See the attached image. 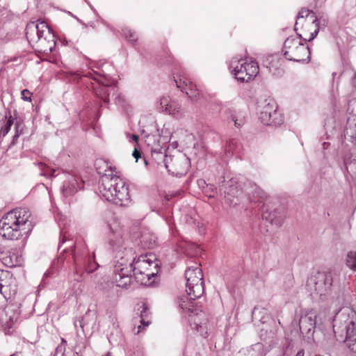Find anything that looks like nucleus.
Masks as SVG:
<instances>
[{"label": "nucleus", "mask_w": 356, "mask_h": 356, "mask_svg": "<svg viewBox=\"0 0 356 356\" xmlns=\"http://www.w3.org/2000/svg\"><path fill=\"white\" fill-rule=\"evenodd\" d=\"M185 277L187 295L179 299V307L188 315L191 328L201 332L206 319L195 300L201 298L204 291L202 269L197 264L189 266L185 271Z\"/></svg>", "instance_id": "f257e3e1"}, {"label": "nucleus", "mask_w": 356, "mask_h": 356, "mask_svg": "<svg viewBox=\"0 0 356 356\" xmlns=\"http://www.w3.org/2000/svg\"><path fill=\"white\" fill-rule=\"evenodd\" d=\"M109 232L108 240L115 253L113 280L116 286L127 288L131 283L136 259L132 248L124 246L121 228L117 222L106 225Z\"/></svg>", "instance_id": "f03ea898"}, {"label": "nucleus", "mask_w": 356, "mask_h": 356, "mask_svg": "<svg viewBox=\"0 0 356 356\" xmlns=\"http://www.w3.org/2000/svg\"><path fill=\"white\" fill-rule=\"evenodd\" d=\"M95 165L100 175L99 189L101 195L115 205L129 207L131 204V199L125 181L114 174V170L106 161L99 159Z\"/></svg>", "instance_id": "7ed1b4c3"}, {"label": "nucleus", "mask_w": 356, "mask_h": 356, "mask_svg": "<svg viewBox=\"0 0 356 356\" xmlns=\"http://www.w3.org/2000/svg\"><path fill=\"white\" fill-rule=\"evenodd\" d=\"M31 213L27 208H17L0 220V235L8 240L24 237L26 240L33 228Z\"/></svg>", "instance_id": "20e7f679"}, {"label": "nucleus", "mask_w": 356, "mask_h": 356, "mask_svg": "<svg viewBox=\"0 0 356 356\" xmlns=\"http://www.w3.org/2000/svg\"><path fill=\"white\" fill-rule=\"evenodd\" d=\"M26 36L31 45L44 55L51 53L56 47L55 35L44 22L29 23L26 28Z\"/></svg>", "instance_id": "39448f33"}, {"label": "nucleus", "mask_w": 356, "mask_h": 356, "mask_svg": "<svg viewBox=\"0 0 356 356\" xmlns=\"http://www.w3.org/2000/svg\"><path fill=\"white\" fill-rule=\"evenodd\" d=\"M282 52L289 60L298 63H308L310 60L309 48L300 34H298L296 38H287L284 42Z\"/></svg>", "instance_id": "423d86ee"}, {"label": "nucleus", "mask_w": 356, "mask_h": 356, "mask_svg": "<svg viewBox=\"0 0 356 356\" xmlns=\"http://www.w3.org/2000/svg\"><path fill=\"white\" fill-rule=\"evenodd\" d=\"M229 69L235 79L240 82H248L259 73V65L256 61L243 58H233L230 61Z\"/></svg>", "instance_id": "0eeeda50"}, {"label": "nucleus", "mask_w": 356, "mask_h": 356, "mask_svg": "<svg viewBox=\"0 0 356 356\" xmlns=\"http://www.w3.org/2000/svg\"><path fill=\"white\" fill-rule=\"evenodd\" d=\"M71 252L74 264V273L81 277L84 273H91L95 271L99 265L96 263L94 259L88 256L87 250L78 245H70Z\"/></svg>", "instance_id": "6e6552de"}, {"label": "nucleus", "mask_w": 356, "mask_h": 356, "mask_svg": "<svg viewBox=\"0 0 356 356\" xmlns=\"http://www.w3.org/2000/svg\"><path fill=\"white\" fill-rule=\"evenodd\" d=\"M158 264L154 262L147 255H140L135 262L134 266L133 275L137 282L141 284H147L149 283L152 277H154L155 273L152 270V266L156 267Z\"/></svg>", "instance_id": "1a4fd4ad"}, {"label": "nucleus", "mask_w": 356, "mask_h": 356, "mask_svg": "<svg viewBox=\"0 0 356 356\" xmlns=\"http://www.w3.org/2000/svg\"><path fill=\"white\" fill-rule=\"evenodd\" d=\"M333 282L332 274L330 272L318 271L307 281L309 290L320 296L325 295L331 289Z\"/></svg>", "instance_id": "9d476101"}, {"label": "nucleus", "mask_w": 356, "mask_h": 356, "mask_svg": "<svg viewBox=\"0 0 356 356\" xmlns=\"http://www.w3.org/2000/svg\"><path fill=\"white\" fill-rule=\"evenodd\" d=\"M259 119L266 125L279 126L283 123L282 115L277 111V105L273 99H266L259 106Z\"/></svg>", "instance_id": "9b49d317"}, {"label": "nucleus", "mask_w": 356, "mask_h": 356, "mask_svg": "<svg viewBox=\"0 0 356 356\" xmlns=\"http://www.w3.org/2000/svg\"><path fill=\"white\" fill-rule=\"evenodd\" d=\"M164 165L169 172L181 177L186 173L188 168V160L183 155L164 156Z\"/></svg>", "instance_id": "f8f14e48"}, {"label": "nucleus", "mask_w": 356, "mask_h": 356, "mask_svg": "<svg viewBox=\"0 0 356 356\" xmlns=\"http://www.w3.org/2000/svg\"><path fill=\"white\" fill-rule=\"evenodd\" d=\"M220 192L226 202L230 206L234 207L239 204V196L241 191L235 179L232 178L227 181H224L220 187Z\"/></svg>", "instance_id": "ddd939ff"}, {"label": "nucleus", "mask_w": 356, "mask_h": 356, "mask_svg": "<svg viewBox=\"0 0 356 356\" xmlns=\"http://www.w3.org/2000/svg\"><path fill=\"white\" fill-rule=\"evenodd\" d=\"M97 83V86L94 87V92L96 96L99 97L105 104L109 102L108 99V84L104 74L101 72L92 70L88 72L85 75Z\"/></svg>", "instance_id": "4468645a"}, {"label": "nucleus", "mask_w": 356, "mask_h": 356, "mask_svg": "<svg viewBox=\"0 0 356 356\" xmlns=\"http://www.w3.org/2000/svg\"><path fill=\"white\" fill-rule=\"evenodd\" d=\"M321 21L317 18L315 13L307 9H302L297 16V20L295 24V31H297L300 24L307 26L308 25H314L315 29L312 33L311 38L308 40L310 41L313 40L318 34L319 31Z\"/></svg>", "instance_id": "2eb2a0df"}, {"label": "nucleus", "mask_w": 356, "mask_h": 356, "mask_svg": "<svg viewBox=\"0 0 356 356\" xmlns=\"http://www.w3.org/2000/svg\"><path fill=\"white\" fill-rule=\"evenodd\" d=\"M83 182L77 177L72 174L65 175V179L61 188V192L65 197L74 195L79 189L81 188Z\"/></svg>", "instance_id": "dca6fc26"}, {"label": "nucleus", "mask_w": 356, "mask_h": 356, "mask_svg": "<svg viewBox=\"0 0 356 356\" xmlns=\"http://www.w3.org/2000/svg\"><path fill=\"white\" fill-rule=\"evenodd\" d=\"M159 102L161 106L164 108L169 115H173L177 118H181L184 115L180 104L175 100H172L169 96L161 97Z\"/></svg>", "instance_id": "f3484780"}, {"label": "nucleus", "mask_w": 356, "mask_h": 356, "mask_svg": "<svg viewBox=\"0 0 356 356\" xmlns=\"http://www.w3.org/2000/svg\"><path fill=\"white\" fill-rule=\"evenodd\" d=\"M174 81L175 82L177 87L179 88L181 91H184L186 95H188L190 99H193L199 94L195 89V86L185 77L184 73H182V74H179L177 78L174 77Z\"/></svg>", "instance_id": "a211bd4d"}, {"label": "nucleus", "mask_w": 356, "mask_h": 356, "mask_svg": "<svg viewBox=\"0 0 356 356\" xmlns=\"http://www.w3.org/2000/svg\"><path fill=\"white\" fill-rule=\"evenodd\" d=\"M300 330L302 333L309 334L316 326V315L309 312L302 316L299 321Z\"/></svg>", "instance_id": "6ab92c4d"}, {"label": "nucleus", "mask_w": 356, "mask_h": 356, "mask_svg": "<svg viewBox=\"0 0 356 356\" xmlns=\"http://www.w3.org/2000/svg\"><path fill=\"white\" fill-rule=\"evenodd\" d=\"M346 342L349 349L356 353V323L350 321L346 326Z\"/></svg>", "instance_id": "aec40b11"}, {"label": "nucleus", "mask_w": 356, "mask_h": 356, "mask_svg": "<svg viewBox=\"0 0 356 356\" xmlns=\"http://www.w3.org/2000/svg\"><path fill=\"white\" fill-rule=\"evenodd\" d=\"M116 282L113 280L109 281L107 278L104 279V281L99 284V290L102 291L104 293L108 298H113L117 296Z\"/></svg>", "instance_id": "412c9836"}, {"label": "nucleus", "mask_w": 356, "mask_h": 356, "mask_svg": "<svg viewBox=\"0 0 356 356\" xmlns=\"http://www.w3.org/2000/svg\"><path fill=\"white\" fill-rule=\"evenodd\" d=\"M140 310V325L138 326L136 334L140 333L145 327L150 323L149 312L146 304L143 303L138 309Z\"/></svg>", "instance_id": "4be33fe9"}, {"label": "nucleus", "mask_w": 356, "mask_h": 356, "mask_svg": "<svg viewBox=\"0 0 356 356\" xmlns=\"http://www.w3.org/2000/svg\"><path fill=\"white\" fill-rule=\"evenodd\" d=\"M262 218L269 221L271 224H275L276 226H280L283 222L284 216L276 211L268 212L264 210Z\"/></svg>", "instance_id": "5701e85b"}, {"label": "nucleus", "mask_w": 356, "mask_h": 356, "mask_svg": "<svg viewBox=\"0 0 356 356\" xmlns=\"http://www.w3.org/2000/svg\"><path fill=\"white\" fill-rule=\"evenodd\" d=\"M345 137L356 146V122L348 119L347 121Z\"/></svg>", "instance_id": "b1692460"}, {"label": "nucleus", "mask_w": 356, "mask_h": 356, "mask_svg": "<svg viewBox=\"0 0 356 356\" xmlns=\"http://www.w3.org/2000/svg\"><path fill=\"white\" fill-rule=\"evenodd\" d=\"M346 265L353 271L356 270V252L350 251L348 253L346 257Z\"/></svg>", "instance_id": "393cba45"}, {"label": "nucleus", "mask_w": 356, "mask_h": 356, "mask_svg": "<svg viewBox=\"0 0 356 356\" xmlns=\"http://www.w3.org/2000/svg\"><path fill=\"white\" fill-rule=\"evenodd\" d=\"M220 112L222 114L230 116L231 119L234 122L236 127H239L241 126V124L238 122V120L236 118V111L234 110L227 107H222Z\"/></svg>", "instance_id": "a878e982"}, {"label": "nucleus", "mask_w": 356, "mask_h": 356, "mask_svg": "<svg viewBox=\"0 0 356 356\" xmlns=\"http://www.w3.org/2000/svg\"><path fill=\"white\" fill-rule=\"evenodd\" d=\"M140 245L143 248H152L155 244V241L152 239H149L146 234H143L140 238Z\"/></svg>", "instance_id": "bb28decb"}, {"label": "nucleus", "mask_w": 356, "mask_h": 356, "mask_svg": "<svg viewBox=\"0 0 356 356\" xmlns=\"http://www.w3.org/2000/svg\"><path fill=\"white\" fill-rule=\"evenodd\" d=\"M13 124V120L11 117L6 120L4 125L1 128L0 134L5 136L10 131L11 126Z\"/></svg>", "instance_id": "cd10ccee"}, {"label": "nucleus", "mask_w": 356, "mask_h": 356, "mask_svg": "<svg viewBox=\"0 0 356 356\" xmlns=\"http://www.w3.org/2000/svg\"><path fill=\"white\" fill-rule=\"evenodd\" d=\"M203 193L209 198L213 197L217 193V188L212 184H208L203 190Z\"/></svg>", "instance_id": "c85d7f7f"}, {"label": "nucleus", "mask_w": 356, "mask_h": 356, "mask_svg": "<svg viewBox=\"0 0 356 356\" xmlns=\"http://www.w3.org/2000/svg\"><path fill=\"white\" fill-rule=\"evenodd\" d=\"M123 35L124 38L128 40L129 42L134 43L137 40V37L135 33L132 32L131 30L128 29H125L123 30Z\"/></svg>", "instance_id": "c756f323"}, {"label": "nucleus", "mask_w": 356, "mask_h": 356, "mask_svg": "<svg viewBox=\"0 0 356 356\" xmlns=\"http://www.w3.org/2000/svg\"><path fill=\"white\" fill-rule=\"evenodd\" d=\"M19 126H20V124L19 123L15 124V134L13 137V140H12L10 144L9 145V148H10L12 146L15 145L17 143L18 138L22 134V129L21 130L19 129Z\"/></svg>", "instance_id": "7c9ffc66"}, {"label": "nucleus", "mask_w": 356, "mask_h": 356, "mask_svg": "<svg viewBox=\"0 0 356 356\" xmlns=\"http://www.w3.org/2000/svg\"><path fill=\"white\" fill-rule=\"evenodd\" d=\"M115 102L116 104L124 107L126 105V99L123 95H118L115 98Z\"/></svg>", "instance_id": "2f4dec72"}, {"label": "nucleus", "mask_w": 356, "mask_h": 356, "mask_svg": "<svg viewBox=\"0 0 356 356\" xmlns=\"http://www.w3.org/2000/svg\"><path fill=\"white\" fill-rule=\"evenodd\" d=\"M30 95H31L30 92L26 89H24L21 92L22 99L24 101H27V102L31 101Z\"/></svg>", "instance_id": "473e14b6"}, {"label": "nucleus", "mask_w": 356, "mask_h": 356, "mask_svg": "<svg viewBox=\"0 0 356 356\" xmlns=\"http://www.w3.org/2000/svg\"><path fill=\"white\" fill-rule=\"evenodd\" d=\"M256 195L260 198H264L265 196V194L262 190H261L257 186H256L254 191H253V197L255 199H256Z\"/></svg>", "instance_id": "72a5a7b5"}, {"label": "nucleus", "mask_w": 356, "mask_h": 356, "mask_svg": "<svg viewBox=\"0 0 356 356\" xmlns=\"http://www.w3.org/2000/svg\"><path fill=\"white\" fill-rule=\"evenodd\" d=\"M65 346H63V345H60V346H58L56 348V353H64L65 352Z\"/></svg>", "instance_id": "f704fd0d"}, {"label": "nucleus", "mask_w": 356, "mask_h": 356, "mask_svg": "<svg viewBox=\"0 0 356 356\" xmlns=\"http://www.w3.org/2000/svg\"><path fill=\"white\" fill-rule=\"evenodd\" d=\"M132 155L136 159V161H137L138 158L140 156V153L139 151H138L136 149H135L134 151L133 152Z\"/></svg>", "instance_id": "c9c22d12"}, {"label": "nucleus", "mask_w": 356, "mask_h": 356, "mask_svg": "<svg viewBox=\"0 0 356 356\" xmlns=\"http://www.w3.org/2000/svg\"><path fill=\"white\" fill-rule=\"evenodd\" d=\"M197 184H198V186H199L200 187H202V188H204V186H205V187H206V186H207V184H206L205 181H204V180H203V179H200V180H198V181H197Z\"/></svg>", "instance_id": "e433bc0d"}, {"label": "nucleus", "mask_w": 356, "mask_h": 356, "mask_svg": "<svg viewBox=\"0 0 356 356\" xmlns=\"http://www.w3.org/2000/svg\"><path fill=\"white\" fill-rule=\"evenodd\" d=\"M138 140V136L136 134H133L131 136V139L130 140V141L137 142Z\"/></svg>", "instance_id": "4c0bfd02"}, {"label": "nucleus", "mask_w": 356, "mask_h": 356, "mask_svg": "<svg viewBox=\"0 0 356 356\" xmlns=\"http://www.w3.org/2000/svg\"><path fill=\"white\" fill-rule=\"evenodd\" d=\"M56 171H57V170H56V169H51V175H51V177H56V176H57V175H58V174H56Z\"/></svg>", "instance_id": "58836bf2"}, {"label": "nucleus", "mask_w": 356, "mask_h": 356, "mask_svg": "<svg viewBox=\"0 0 356 356\" xmlns=\"http://www.w3.org/2000/svg\"><path fill=\"white\" fill-rule=\"evenodd\" d=\"M305 355V353H304V350H300L297 354L296 355V356H304Z\"/></svg>", "instance_id": "ea45409f"}, {"label": "nucleus", "mask_w": 356, "mask_h": 356, "mask_svg": "<svg viewBox=\"0 0 356 356\" xmlns=\"http://www.w3.org/2000/svg\"><path fill=\"white\" fill-rule=\"evenodd\" d=\"M352 83L353 86H356V79H355V76L352 79Z\"/></svg>", "instance_id": "a19ab883"}, {"label": "nucleus", "mask_w": 356, "mask_h": 356, "mask_svg": "<svg viewBox=\"0 0 356 356\" xmlns=\"http://www.w3.org/2000/svg\"><path fill=\"white\" fill-rule=\"evenodd\" d=\"M66 343H67V341L64 339L62 338V343L60 345L65 346Z\"/></svg>", "instance_id": "79ce46f5"}, {"label": "nucleus", "mask_w": 356, "mask_h": 356, "mask_svg": "<svg viewBox=\"0 0 356 356\" xmlns=\"http://www.w3.org/2000/svg\"><path fill=\"white\" fill-rule=\"evenodd\" d=\"M3 288V285L1 283H0V293L1 294H3V291H2Z\"/></svg>", "instance_id": "37998d69"}, {"label": "nucleus", "mask_w": 356, "mask_h": 356, "mask_svg": "<svg viewBox=\"0 0 356 356\" xmlns=\"http://www.w3.org/2000/svg\"><path fill=\"white\" fill-rule=\"evenodd\" d=\"M325 0H316V3H323Z\"/></svg>", "instance_id": "c03bdc74"}, {"label": "nucleus", "mask_w": 356, "mask_h": 356, "mask_svg": "<svg viewBox=\"0 0 356 356\" xmlns=\"http://www.w3.org/2000/svg\"><path fill=\"white\" fill-rule=\"evenodd\" d=\"M83 318L82 317V318H81V320H80V321H79V322H80V326H81V327H83V325H82V321H83Z\"/></svg>", "instance_id": "a18cd8bd"}, {"label": "nucleus", "mask_w": 356, "mask_h": 356, "mask_svg": "<svg viewBox=\"0 0 356 356\" xmlns=\"http://www.w3.org/2000/svg\"><path fill=\"white\" fill-rule=\"evenodd\" d=\"M10 356H17V353H16L12 354V355H10Z\"/></svg>", "instance_id": "49530a36"}, {"label": "nucleus", "mask_w": 356, "mask_h": 356, "mask_svg": "<svg viewBox=\"0 0 356 356\" xmlns=\"http://www.w3.org/2000/svg\"><path fill=\"white\" fill-rule=\"evenodd\" d=\"M323 26H325V23H326V21H325V19H323Z\"/></svg>", "instance_id": "de8ad7c7"}, {"label": "nucleus", "mask_w": 356, "mask_h": 356, "mask_svg": "<svg viewBox=\"0 0 356 356\" xmlns=\"http://www.w3.org/2000/svg\"><path fill=\"white\" fill-rule=\"evenodd\" d=\"M344 164H345V165H346V169H348L347 162H346V161H344Z\"/></svg>", "instance_id": "09e8293b"}, {"label": "nucleus", "mask_w": 356, "mask_h": 356, "mask_svg": "<svg viewBox=\"0 0 356 356\" xmlns=\"http://www.w3.org/2000/svg\"><path fill=\"white\" fill-rule=\"evenodd\" d=\"M61 247H62V244H59V245H58V250H60Z\"/></svg>", "instance_id": "8fccbe9b"}, {"label": "nucleus", "mask_w": 356, "mask_h": 356, "mask_svg": "<svg viewBox=\"0 0 356 356\" xmlns=\"http://www.w3.org/2000/svg\"><path fill=\"white\" fill-rule=\"evenodd\" d=\"M355 79H356V72L355 73Z\"/></svg>", "instance_id": "3c124183"}]
</instances>
